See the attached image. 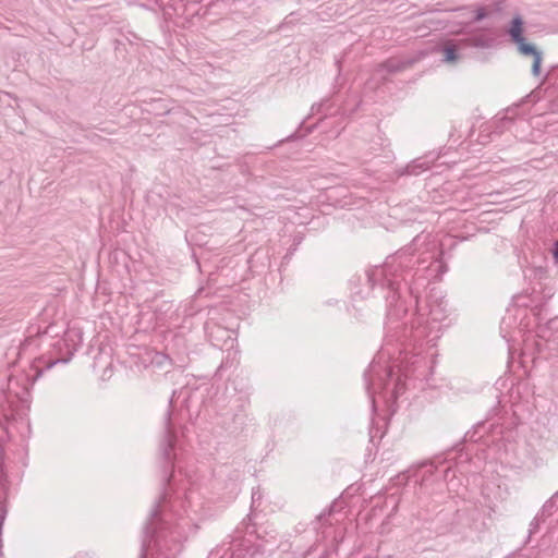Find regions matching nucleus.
Returning a JSON list of instances; mask_svg holds the SVG:
<instances>
[{
  "label": "nucleus",
  "mask_w": 558,
  "mask_h": 558,
  "mask_svg": "<svg viewBox=\"0 0 558 558\" xmlns=\"http://www.w3.org/2000/svg\"><path fill=\"white\" fill-rule=\"evenodd\" d=\"M444 57H445V61H447V62H453V61L458 60L459 56H458L456 47L454 46H446L444 48Z\"/></svg>",
  "instance_id": "4468645a"
},
{
  "label": "nucleus",
  "mask_w": 558,
  "mask_h": 558,
  "mask_svg": "<svg viewBox=\"0 0 558 558\" xmlns=\"http://www.w3.org/2000/svg\"><path fill=\"white\" fill-rule=\"evenodd\" d=\"M415 59L410 58H390L380 63L376 70L377 73L386 71L387 73H399L413 65Z\"/></svg>",
  "instance_id": "0eeeda50"
},
{
  "label": "nucleus",
  "mask_w": 558,
  "mask_h": 558,
  "mask_svg": "<svg viewBox=\"0 0 558 558\" xmlns=\"http://www.w3.org/2000/svg\"><path fill=\"white\" fill-rule=\"evenodd\" d=\"M447 270L442 251L435 238L432 233L421 232L410 245L389 255L381 265L371 267L350 280L354 301L374 296L384 299L387 305L384 343L364 373L365 389L373 411L376 409V379L384 385L383 380L391 376L392 369L383 366L381 362L391 355L390 345H393L395 336L401 327V313L407 312L402 301L404 293L417 296V291L439 280Z\"/></svg>",
  "instance_id": "f257e3e1"
},
{
  "label": "nucleus",
  "mask_w": 558,
  "mask_h": 558,
  "mask_svg": "<svg viewBox=\"0 0 558 558\" xmlns=\"http://www.w3.org/2000/svg\"><path fill=\"white\" fill-rule=\"evenodd\" d=\"M311 111H312V114L324 112L327 116L328 113H331L329 99H325V100L320 101L319 104L313 105Z\"/></svg>",
  "instance_id": "ddd939ff"
},
{
  "label": "nucleus",
  "mask_w": 558,
  "mask_h": 558,
  "mask_svg": "<svg viewBox=\"0 0 558 558\" xmlns=\"http://www.w3.org/2000/svg\"><path fill=\"white\" fill-rule=\"evenodd\" d=\"M509 35L511 40L517 45L521 54L530 56L533 58L532 74L534 76H538L541 73L543 52L538 50L533 44L525 41V38L523 37V20L521 16H515L511 21Z\"/></svg>",
  "instance_id": "39448f33"
},
{
  "label": "nucleus",
  "mask_w": 558,
  "mask_h": 558,
  "mask_svg": "<svg viewBox=\"0 0 558 558\" xmlns=\"http://www.w3.org/2000/svg\"><path fill=\"white\" fill-rule=\"evenodd\" d=\"M485 424L484 423H480L475 426L474 430L473 432H468L465 437L470 440V441H478L484 433H485Z\"/></svg>",
  "instance_id": "f8f14e48"
},
{
  "label": "nucleus",
  "mask_w": 558,
  "mask_h": 558,
  "mask_svg": "<svg viewBox=\"0 0 558 558\" xmlns=\"http://www.w3.org/2000/svg\"><path fill=\"white\" fill-rule=\"evenodd\" d=\"M511 110H508L507 113H510ZM504 120H508V121H511L512 120V117H510L509 114H506L504 118Z\"/></svg>",
  "instance_id": "412c9836"
},
{
  "label": "nucleus",
  "mask_w": 558,
  "mask_h": 558,
  "mask_svg": "<svg viewBox=\"0 0 558 558\" xmlns=\"http://www.w3.org/2000/svg\"><path fill=\"white\" fill-rule=\"evenodd\" d=\"M262 499V493L259 490V488H254L252 490V505H251V508H254Z\"/></svg>",
  "instance_id": "f3484780"
},
{
  "label": "nucleus",
  "mask_w": 558,
  "mask_h": 558,
  "mask_svg": "<svg viewBox=\"0 0 558 558\" xmlns=\"http://www.w3.org/2000/svg\"><path fill=\"white\" fill-rule=\"evenodd\" d=\"M558 509V490L543 505L538 514L542 515V520L553 515Z\"/></svg>",
  "instance_id": "1a4fd4ad"
},
{
  "label": "nucleus",
  "mask_w": 558,
  "mask_h": 558,
  "mask_svg": "<svg viewBox=\"0 0 558 558\" xmlns=\"http://www.w3.org/2000/svg\"><path fill=\"white\" fill-rule=\"evenodd\" d=\"M469 512H470L469 509H459V510H457L454 512V514H453V522L451 523V526L448 527L442 533H446V532H457V533H460L462 527L469 526L470 525Z\"/></svg>",
  "instance_id": "6e6552de"
},
{
  "label": "nucleus",
  "mask_w": 558,
  "mask_h": 558,
  "mask_svg": "<svg viewBox=\"0 0 558 558\" xmlns=\"http://www.w3.org/2000/svg\"><path fill=\"white\" fill-rule=\"evenodd\" d=\"M337 505V501H333L327 510L323 511L319 515H317V524L331 525L332 522L329 519L331 514L336 511Z\"/></svg>",
  "instance_id": "9b49d317"
},
{
  "label": "nucleus",
  "mask_w": 558,
  "mask_h": 558,
  "mask_svg": "<svg viewBox=\"0 0 558 558\" xmlns=\"http://www.w3.org/2000/svg\"><path fill=\"white\" fill-rule=\"evenodd\" d=\"M558 338V335H556V337H554V339H551V342H555V340H557Z\"/></svg>",
  "instance_id": "b1692460"
},
{
  "label": "nucleus",
  "mask_w": 558,
  "mask_h": 558,
  "mask_svg": "<svg viewBox=\"0 0 558 558\" xmlns=\"http://www.w3.org/2000/svg\"><path fill=\"white\" fill-rule=\"evenodd\" d=\"M175 391L169 400V409L163 416V435L159 445L163 461V492L150 511L144 527L141 558H175L186 537L189 526L187 508L195 505V490L190 487L184 498L172 492L174 461L177 459L178 435L173 412Z\"/></svg>",
  "instance_id": "7ed1b4c3"
},
{
  "label": "nucleus",
  "mask_w": 558,
  "mask_h": 558,
  "mask_svg": "<svg viewBox=\"0 0 558 558\" xmlns=\"http://www.w3.org/2000/svg\"><path fill=\"white\" fill-rule=\"evenodd\" d=\"M487 16V11L484 7L477 8L475 11L474 22H480Z\"/></svg>",
  "instance_id": "a211bd4d"
},
{
  "label": "nucleus",
  "mask_w": 558,
  "mask_h": 558,
  "mask_svg": "<svg viewBox=\"0 0 558 558\" xmlns=\"http://www.w3.org/2000/svg\"><path fill=\"white\" fill-rule=\"evenodd\" d=\"M492 43V39L485 38V37H475L473 38V46L486 48L489 47Z\"/></svg>",
  "instance_id": "dca6fc26"
},
{
  "label": "nucleus",
  "mask_w": 558,
  "mask_h": 558,
  "mask_svg": "<svg viewBox=\"0 0 558 558\" xmlns=\"http://www.w3.org/2000/svg\"><path fill=\"white\" fill-rule=\"evenodd\" d=\"M558 338V335H556V337H554V339H551V342H555V340H557Z\"/></svg>",
  "instance_id": "5701e85b"
},
{
  "label": "nucleus",
  "mask_w": 558,
  "mask_h": 558,
  "mask_svg": "<svg viewBox=\"0 0 558 558\" xmlns=\"http://www.w3.org/2000/svg\"><path fill=\"white\" fill-rule=\"evenodd\" d=\"M428 286L417 291V296L404 293L402 301L407 312L401 313V327L390 345L391 355L381 362L383 366L392 369L391 376L383 380L384 385L376 379L375 385V397H381L386 403H395L404 393L407 379L426 377L429 362L423 345L434 348L449 326L448 303L439 292L430 290L425 305L420 303L421 292Z\"/></svg>",
  "instance_id": "f03ea898"
},
{
  "label": "nucleus",
  "mask_w": 558,
  "mask_h": 558,
  "mask_svg": "<svg viewBox=\"0 0 558 558\" xmlns=\"http://www.w3.org/2000/svg\"><path fill=\"white\" fill-rule=\"evenodd\" d=\"M450 473L454 476L451 466H446L444 463L436 465L434 461H424L398 474L393 478V485H405L413 480L415 485H418L421 494L433 495L442 490L444 481L448 480Z\"/></svg>",
  "instance_id": "20e7f679"
},
{
  "label": "nucleus",
  "mask_w": 558,
  "mask_h": 558,
  "mask_svg": "<svg viewBox=\"0 0 558 558\" xmlns=\"http://www.w3.org/2000/svg\"><path fill=\"white\" fill-rule=\"evenodd\" d=\"M197 312L198 310L194 306V303L189 302L183 305H180L175 311V315L178 318L182 317L185 320L190 317H193Z\"/></svg>",
  "instance_id": "9d476101"
},
{
  "label": "nucleus",
  "mask_w": 558,
  "mask_h": 558,
  "mask_svg": "<svg viewBox=\"0 0 558 558\" xmlns=\"http://www.w3.org/2000/svg\"><path fill=\"white\" fill-rule=\"evenodd\" d=\"M558 338V335H556V337H554V339H551V342H555V340H557Z\"/></svg>",
  "instance_id": "393cba45"
},
{
  "label": "nucleus",
  "mask_w": 558,
  "mask_h": 558,
  "mask_svg": "<svg viewBox=\"0 0 558 558\" xmlns=\"http://www.w3.org/2000/svg\"><path fill=\"white\" fill-rule=\"evenodd\" d=\"M544 521L545 520H542V515L537 513L535 515V518L532 520V522L530 523V529H529L530 535L533 533H536L539 527V524Z\"/></svg>",
  "instance_id": "2eb2a0df"
},
{
  "label": "nucleus",
  "mask_w": 558,
  "mask_h": 558,
  "mask_svg": "<svg viewBox=\"0 0 558 558\" xmlns=\"http://www.w3.org/2000/svg\"><path fill=\"white\" fill-rule=\"evenodd\" d=\"M58 362H60V360H54L52 361L51 363L48 364V368L52 367L54 364H57Z\"/></svg>",
  "instance_id": "4be33fe9"
},
{
  "label": "nucleus",
  "mask_w": 558,
  "mask_h": 558,
  "mask_svg": "<svg viewBox=\"0 0 558 558\" xmlns=\"http://www.w3.org/2000/svg\"><path fill=\"white\" fill-rule=\"evenodd\" d=\"M341 62H342L341 60H337L336 61V64H337V68H338V74H340V72H341Z\"/></svg>",
  "instance_id": "aec40b11"
},
{
  "label": "nucleus",
  "mask_w": 558,
  "mask_h": 558,
  "mask_svg": "<svg viewBox=\"0 0 558 558\" xmlns=\"http://www.w3.org/2000/svg\"><path fill=\"white\" fill-rule=\"evenodd\" d=\"M553 256L556 262H558V240L554 243Z\"/></svg>",
  "instance_id": "6ab92c4d"
},
{
  "label": "nucleus",
  "mask_w": 558,
  "mask_h": 558,
  "mask_svg": "<svg viewBox=\"0 0 558 558\" xmlns=\"http://www.w3.org/2000/svg\"><path fill=\"white\" fill-rule=\"evenodd\" d=\"M438 159L434 153H428L422 157H418L412 160L407 167L402 170L401 174L407 175H418L424 171L428 170L432 165Z\"/></svg>",
  "instance_id": "423d86ee"
}]
</instances>
